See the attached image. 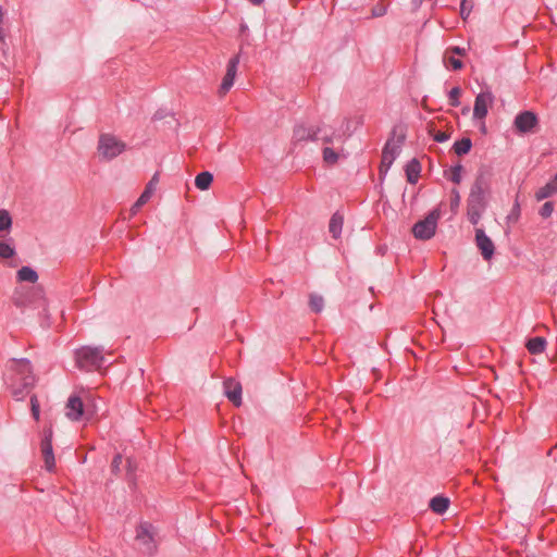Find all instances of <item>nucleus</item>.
Masks as SVG:
<instances>
[{"instance_id":"nucleus-1","label":"nucleus","mask_w":557,"mask_h":557,"mask_svg":"<svg viewBox=\"0 0 557 557\" xmlns=\"http://www.w3.org/2000/svg\"><path fill=\"white\" fill-rule=\"evenodd\" d=\"M488 188V182L483 173H479L470 188L467 199V216L472 225H476L481 220L482 213L486 209L487 201L485 191Z\"/></svg>"},{"instance_id":"nucleus-2","label":"nucleus","mask_w":557,"mask_h":557,"mask_svg":"<svg viewBox=\"0 0 557 557\" xmlns=\"http://www.w3.org/2000/svg\"><path fill=\"white\" fill-rule=\"evenodd\" d=\"M11 369L15 372V379L11 384V394L15 400H24L36 383L30 361L25 358L13 359Z\"/></svg>"},{"instance_id":"nucleus-3","label":"nucleus","mask_w":557,"mask_h":557,"mask_svg":"<svg viewBox=\"0 0 557 557\" xmlns=\"http://www.w3.org/2000/svg\"><path fill=\"white\" fill-rule=\"evenodd\" d=\"M75 361L77 367L82 370H99L106 362L103 349L100 347L84 346L79 349H76Z\"/></svg>"},{"instance_id":"nucleus-4","label":"nucleus","mask_w":557,"mask_h":557,"mask_svg":"<svg viewBox=\"0 0 557 557\" xmlns=\"http://www.w3.org/2000/svg\"><path fill=\"white\" fill-rule=\"evenodd\" d=\"M441 209L435 208L428 213L423 219L414 223L412 226V234L417 239L428 240L431 239L436 232L437 222L441 218Z\"/></svg>"},{"instance_id":"nucleus-5","label":"nucleus","mask_w":557,"mask_h":557,"mask_svg":"<svg viewBox=\"0 0 557 557\" xmlns=\"http://www.w3.org/2000/svg\"><path fill=\"white\" fill-rule=\"evenodd\" d=\"M126 145L111 134H101L98 141V152L102 159L110 161L120 156Z\"/></svg>"},{"instance_id":"nucleus-6","label":"nucleus","mask_w":557,"mask_h":557,"mask_svg":"<svg viewBox=\"0 0 557 557\" xmlns=\"http://www.w3.org/2000/svg\"><path fill=\"white\" fill-rule=\"evenodd\" d=\"M156 529L150 522H141L136 529V541L138 542L141 552L152 555L156 549Z\"/></svg>"},{"instance_id":"nucleus-7","label":"nucleus","mask_w":557,"mask_h":557,"mask_svg":"<svg viewBox=\"0 0 557 557\" xmlns=\"http://www.w3.org/2000/svg\"><path fill=\"white\" fill-rule=\"evenodd\" d=\"M393 137L389 138L382 151V160L380 164V175L385 176L397 154L399 153V147L405 141V134H400L397 138L398 145H393Z\"/></svg>"},{"instance_id":"nucleus-8","label":"nucleus","mask_w":557,"mask_h":557,"mask_svg":"<svg viewBox=\"0 0 557 557\" xmlns=\"http://www.w3.org/2000/svg\"><path fill=\"white\" fill-rule=\"evenodd\" d=\"M53 430L52 426H45L42 431V438L40 442V449L47 471L52 472L55 468V459L52 448Z\"/></svg>"},{"instance_id":"nucleus-9","label":"nucleus","mask_w":557,"mask_h":557,"mask_svg":"<svg viewBox=\"0 0 557 557\" xmlns=\"http://www.w3.org/2000/svg\"><path fill=\"white\" fill-rule=\"evenodd\" d=\"M513 126L519 134L535 133L539 126V117L533 111H522L516 115Z\"/></svg>"},{"instance_id":"nucleus-10","label":"nucleus","mask_w":557,"mask_h":557,"mask_svg":"<svg viewBox=\"0 0 557 557\" xmlns=\"http://www.w3.org/2000/svg\"><path fill=\"white\" fill-rule=\"evenodd\" d=\"M38 301V306H46V300L42 296V290L39 288H33L32 290L26 292L25 294L15 293L13 297V302L17 308H25ZM46 311V308H44Z\"/></svg>"},{"instance_id":"nucleus-11","label":"nucleus","mask_w":557,"mask_h":557,"mask_svg":"<svg viewBox=\"0 0 557 557\" xmlns=\"http://www.w3.org/2000/svg\"><path fill=\"white\" fill-rule=\"evenodd\" d=\"M475 244L483 259L490 261L495 253V246L492 239L485 234L484 230H475Z\"/></svg>"},{"instance_id":"nucleus-12","label":"nucleus","mask_w":557,"mask_h":557,"mask_svg":"<svg viewBox=\"0 0 557 557\" xmlns=\"http://www.w3.org/2000/svg\"><path fill=\"white\" fill-rule=\"evenodd\" d=\"M223 391L224 395L235 407L242 405L243 387L238 381L233 377L225 379L223 382Z\"/></svg>"},{"instance_id":"nucleus-13","label":"nucleus","mask_w":557,"mask_h":557,"mask_svg":"<svg viewBox=\"0 0 557 557\" xmlns=\"http://www.w3.org/2000/svg\"><path fill=\"white\" fill-rule=\"evenodd\" d=\"M494 96L491 91L480 92L474 100L473 117L482 120L487 115L488 106L492 104Z\"/></svg>"},{"instance_id":"nucleus-14","label":"nucleus","mask_w":557,"mask_h":557,"mask_svg":"<svg viewBox=\"0 0 557 557\" xmlns=\"http://www.w3.org/2000/svg\"><path fill=\"white\" fill-rule=\"evenodd\" d=\"M65 409V416L72 421L82 420L85 413L84 403L77 395H71L69 397Z\"/></svg>"},{"instance_id":"nucleus-15","label":"nucleus","mask_w":557,"mask_h":557,"mask_svg":"<svg viewBox=\"0 0 557 557\" xmlns=\"http://www.w3.org/2000/svg\"><path fill=\"white\" fill-rule=\"evenodd\" d=\"M319 131H320L319 128L314 131L310 127H306L302 124L296 125L294 127V132H293L294 145H296L297 143H300V141H306V140H312V141L318 140L319 139L318 138Z\"/></svg>"},{"instance_id":"nucleus-16","label":"nucleus","mask_w":557,"mask_h":557,"mask_svg":"<svg viewBox=\"0 0 557 557\" xmlns=\"http://www.w3.org/2000/svg\"><path fill=\"white\" fill-rule=\"evenodd\" d=\"M555 194H557V173L554 175L553 180H550L543 187L537 189V191L535 193V198L536 200L541 201L543 199L552 197Z\"/></svg>"},{"instance_id":"nucleus-17","label":"nucleus","mask_w":557,"mask_h":557,"mask_svg":"<svg viewBox=\"0 0 557 557\" xmlns=\"http://www.w3.org/2000/svg\"><path fill=\"white\" fill-rule=\"evenodd\" d=\"M407 181L410 184H416L419 180L421 172V164L418 159H411L405 166Z\"/></svg>"},{"instance_id":"nucleus-18","label":"nucleus","mask_w":557,"mask_h":557,"mask_svg":"<svg viewBox=\"0 0 557 557\" xmlns=\"http://www.w3.org/2000/svg\"><path fill=\"white\" fill-rule=\"evenodd\" d=\"M449 504V498L443 495H436L433 498H431L429 507L433 512L437 515H443L448 509Z\"/></svg>"},{"instance_id":"nucleus-19","label":"nucleus","mask_w":557,"mask_h":557,"mask_svg":"<svg viewBox=\"0 0 557 557\" xmlns=\"http://www.w3.org/2000/svg\"><path fill=\"white\" fill-rule=\"evenodd\" d=\"M344 216L338 211L331 216L329 223V232L331 233L333 238L337 239L341 237Z\"/></svg>"},{"instance_id":"nucleus-20","label":"nucleus","mask_w":557,"mask_h":557,"mask_svg":"<svg viewBox=\"0 0 557 557\" xmlns=\"http://www.w3.org/2000/svg\"><path fill=\"white\" fill-rule=\"evenodd\" d=\"M547 342L542 336L529 338L525 343L528 351L532 355L542 354L546 348Z\"/></svg>"},{"instance_id":"nucleus-21","label":"nucleus","mask_w":557,"mask_h":557,"mask_svg":"<svg viewBox=\"0 0 557 557\" xmlns=\"http://www.w3.org/2000/svg\"><path fill=\"white\" fill-rule=\"evenodd\" d=\"M16 278L18 282L36 283L38 274L33 268L25 265L17 271Z\"/></svg>"},{"instance_id":"nucleus-22","label":"nucleus","mask_w":557,"mask_h":557,"mask_svg":"<svg viewBox=\"0 0 557 557\" xmlns=\"http://www.w3.org/2000/svg\"><path fill=\"white\" fill-rule=\"evenodd\" d=\"M471 148L472 141L469 137H462L453 145L454 152L459 157L469 153Z\"/></svg>"},{"instance_id":"nucleus-23","label":"nucleus","mask_w":557,"mask_h":557,"mask_svg":"<svg viewBox=\"0 0 557 557\" xmlns=\"http://www.w3.org/2000/svg\"><path fill=\"white\" fill-rule=\"evenodd\" d=\"M213 182L212 173L203 171L199 173L195 178V185L200 190H207Z\"/></svg>"},{"instance_id":"nucleus-24","label":"nucleus","mask_w":557,"mask_h":557,"mask_svg":"<svg viewBox=\"0 0 557 557\" xmlns=\"http://www.w3.org/2000/svg\"><path fill=\"white\" fill-rule=\"evenodd\" d=\"M12 216L7 209H0V232L9 233L12 228Z\"/></svg>"},{"instance_id":"nucleus-25","label":"nucleus","mask_w":557,"mask_h":557,"mask_svg":"<svg viewBox=\"0 0 557 557\" xmlns=\"http://www.w3.org/2000/svg\"><path fill=\"white\" fill-rule=\"evenodd\" d=\"M151 198L150 190H144L136 202L132 206L131 212L132 214H136L140 208L149 201Z\"/></svg>"},{"instance_id":"nucleus-26","label":"nucleus","mask_w":557,"mask_h":557,"mask_svg":"<svg viewBox=\"0 0 557 557\" xmlns=\"http://www.w3.org/2000/svg\"><path fill=\"white\" fill-rule=\"evenodd\" d=\"M309 307L315 313L321 312L324 307L323 297L320 295L311 294L309 299Z\"/></svg>"},{"instance_id":"nucleus-27","label":"nucleus","mask_w":557,"mask_h":557,"mask_svg":"<svg viewBox=\"0 0 557 557\" xmlns=\"http://www.w3.org/2000/svg\"><path fill=\"white\" fill-rule=\"evenodd\" d=\"M15 248L8 242L0 240V259H10L15 256Z\"/></svg>"},{"instance_id":"nucleus-28","label":"nucleus","mask_w":557,"mask_h":557,"mask_svg":"<svg viewBox=\"0 0 557 557\" xmlns=\"http://www.w3.org/2000/svg\"><path fill=\"white\" fill-rule=\"evenodd\" d=\"M463 171V166L461 164H456L449 169V176L448 178L455 183L460 184L461 182V173Z\"/></svg>"},{"instance_id":"nucleus-29","label":"nucleus","mask_w":557,"mask_h":557,"mask_svg":"<svg viewBox=\"0 0 557 557\" xmlns=\"http://www.w3.org/2000/svg\"><path fill=\"white\" fill-rule=\"evenodd\" d=\"M338 160V154L334 151V149L330 147H325L323 149V161L330 165L335 164Z\"/></svg>"},{"instance_id":"nucleus-30","label":"nucleus","mask_w":557,"mask_h":557,"mask_svg":"<svg viewBox=\"0 0 557 557\" xmlns=\"http://www.w3.org/2000/svg\"><path fill=\"white\" fill-rule=\"evenodd\" d=\"M235 77L225 74L222 81V84L219 88L220 96H224L234 85Z\"/></svg>"},{"instance_id":"nucleus-31","label":"nucleus","mask_w":557,"mask_h":557,"mask_svg":"<svg viewBox=\"0 0 557 557\" xmlns=\"http://www.w3.org/2000/svg\"><path fill=\"white\" fill-rule=\"evenodd\" d=\"M461 95V88L460 87H454L448 94L449 104L451 107H458L460 104L459 97Z\"/></svg>"},{"instance_id":"nucleus-32","label":"nucleus","mask_w":557,"mask_h":557,"mask_svg":"<svg viewBox=\"0 0 557 557\" xmlns=\"http://www.w3.org/2000/svg\"><path fill=\"white\" fill-rule=\"evenodd\" d=\"M30 411L33 418L38 421L40 418V405L36 395H32L30 397Z\"/></svg>"},{"instance_id":"nucleus-33","label":"nucleus","mask_w":557,"mask_h":557,"mask_svg":"<svg viewBox=\"0 0 557 557\" xmlns=\"http://www.w3.org/2000/svg\"><path fill=\"white\" fill-rule=\"evenodd\" d=\"M238 63H239L238 55H235V57L231 58V60L227 63V69H226V73L225 74L235 77L236 73H237Z\"/></svg>"},{"instance_id":"nucleus-34","label":"nucleus","mask_w":557,"mask_h":557,"mask_svg":"<svg viewBox=\"0 0 557 557\" xmlns=\"http://www.w3.org/2000/svg\"><path fill=\"white\" fill-rule=\"evenodd\" d=\"M472 3L469 2L468 0H461V3H460V16L462 20H467L468 16L470 15L471 11H472Z\"/></svg>"},{"instance_id":"nucleus-35","label":"nucleus","mask_w":557,"mask_h":557,"mask_svg":"<svg viewBox=\"0 0 557 557\" xmlns=\"http://www.w3.org/2000/svg\"><path fill=\"white\" fill-rule=\"evenodd\" d=\"M460 206V194L459 191L454 188L451 190V198H450V210L456 213L458 208Z\"/></svg>"},{"instance_id":"nucleus-36","label":"nucleus","mask_w":557,"mask_h":557,"mask_svg":"<svg viewBox=\"0 0 557 557\" xmlns=\"http://www.w3.org/2000/svg\"><path fill=\"white\" fill-rule=\"evenodd\" d=\"M554 211V203L552 201H546L540 209L539 214L543 219H547L552 215Z\"/></svg>"},{"instance_id":"nucleus-37","label":"nucleus","mask_w":557,"mask_h":557,"mask_svg":"<svg viewBox=\"0 0 557 557\" xmlns=\"http://www.w3.org/2000/svg\"><path fill=\"white\" fill-rule=\"evenodd\" d=\"M123 462V457L121 454H116L113 457V460L111 462V472L113 474H119L121 472V465Z\"/></svg>"},{"instance_id":"nucleus-38","label":"nucleus","mask_w":557,"mask_h":557,"mask_svg":"<svg viewBox=\"0 0 557 557\" xmlns=\"http://www.w3.org/2000/svg\"><path fill=\"white\" fill-rule=\"evenodd\" d=\"M158 182H159V175H158V173H154V175L151 177L149 183L146 185L145 190H150V195L152 196L154 188H156V184Z\"/></svg>"},{"instance_id":"nucleus-39","label":"nucleus","mask_w":557,"mask_h":557,"mask_svg":"<svg viewBox=\"0 0 557 557\" xmlns=\"http://www.w3.org/2000/svg\"><path fill=\"white\" fill-rule=\"evenodd\" d=\"M433 139L437 143H445L449 139V134L438 131L433 135Z\"/></svg>"},{"instance_id":"nucleus-40","label":"nucleus","mask_w":557,"mask_h":557,"mask_svg":"<svg viewBox=\"0 0 557 557\" xmlns=\"http://www.w3.org/2000/svg\"><path fill=\"white\" fill-rule=\"evenodd\" d=\"M448 62L455 71L461 70L463 67L462 61L460 59H456L455 57H450Z\"/></svg>"},{"instance_id":"nucleus-41","label":"nucleus","mask_w":557,"mask_h":557,"mask_svg":"<svg viewBox=\"0 0 557 557\" xmlns=\"http://www.w3.org/2000/svg\"><path fill=\"white\" fill-rule=\"evenodd\" d=\"M520 214V206L518 203V201H516V203L513 205L512 209H511V212L510 214L507 216V219L510 221V220H513L516 221L518 219Z\"/></svg>"},{"instance_id":"nucleus-42","label":"nucleus","mask_w":557,"mask_h":557,"mask_svg":"<svg viewBox=\"0 0 557 557\" xmlns=\"http://www.w3.org/2000/svg\"><path fill=\"white\" fill-rule=\"evenodd\" d=\"M448 52L462 57L466 54V49L458 46H454L448 49Z\"/></svg>"},{"instance_id":"nucleus-43","label":"nucleus","mask_w":557,"mask_h":557,"mask_svg":"<svg viewBox=\"0 0 557 557\" xmlns=\"http://www.w3.org/2000/svg\"><path fill=\"white\" fill-rule=\"evenodd\" d=\"M126 461H127V473H128V474H132V473H133V471H134L133 461H132V459H131V458H127V460H126Z\"/></svg>"},{"instance_id":"nucleus-44","label":"nucleus","mask_w":557,"mask_h":557,"mask_svg":"<svg viewBox=\"0 0 557 557\" xmlns=\"http://www.w3.org/2000/svg\"><path fill=\"white\" fill-rule=\"evenodd\" d=\"M385 13V9H373V16H382Z\"/></svg>"},{"instance_id":"nucleus-45","label":"nucleus","mask_w":557,"mask_h":557,"mask_svg":"<svg viewBox=\"0 0 557 557\" xmlns=\"http://www.w3.org/2000/svg\"><path fill=\"white\" fill-rule=\"evenodd\" d=\"M411 2L414 10L419 9L422 4V0H412Z\"/></svg>"},{"instance_id":"nucleus-46","label":"nucleus","mask_w":557,"mask_h":557,"mask_svg":"<svg viewBox=\"0 0 557 557\" xmlns=\"http://www.w3.org/2000/svg\"><path fill=\"white\" fill-rule=\"evenodd\" d=\"M264 0H249L250 3H252L253 5H260L261 3H263Z\"/></svg>"},{"instance_id":"nucleus-47","label":"nucleus","mask_w":557,"mask_h":557,"mask_svg":"<svg viewBox=\"0 0 557 557\" xmlns=\"http://www.w3.org/2000/svg\"><path fill=\"white\" fill-rule=\"evenodd\" d=\"M162 117H163V115H162L161 113H159V112H157V113L153 115V119H154V120H160V119H162Z\"/></svg>"},{"instance_id":"nucleus-48","label":"nucleus","mask_w":557,"mask_h":557,"mask_svg":"<svg viewBox=\"0 0 557 557\" xmlns=\"http://www.w3.org/2000/svg\"><path fill=\"white\" fill-rule=\"evenodd\" d=\"M323 141H324V143H331V141H332V139H331V137L325 136V137L323 138Z\"/></svg>"},{"instance_id":"nucleus-49","label":"nucleus","mask_w":557,"mask_h":557,"mask_svg":"<svg viewBox=\"0 0 557 557\" xmlns=\"http://www.w3.org/2000/svg\"><path fill=\"white\" fill-rule=\"evenodd\" d=\"M396 132H397V127H394V128H393V132H392V136H393V137L396 135Z\"/></svg>"},{"instance_id":"nucleus-50","label":"nucleus","mask_w":557,"mask_h":557,"mask_svg":"<svg viewBox=\"0 0 557 557\" xmlns=\"http://www.w3.org/2000/svg\"><path fill=\"white\" fill-rule=\"evenodd\" d=\"M481 132H482V133H485V132H486V127H485V125H484V124H483V125H482V127H481Z\"/></svg>"}]
</instances>
